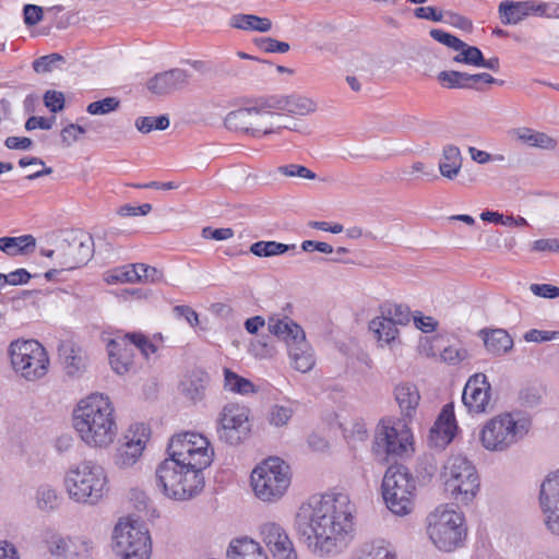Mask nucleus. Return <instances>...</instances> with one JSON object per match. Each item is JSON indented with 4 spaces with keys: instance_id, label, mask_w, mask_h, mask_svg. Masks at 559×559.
I'll return each instance as SVG.
<instances>
[{
    "instance_id": "e2e57ef3",
    "label": "nucleus",
    "mask_w": 559,
    "mask_h": 559,
    "mask_svg": "<svg viewBox=\"0 0 559 559\" xmlns=\"http://www.w3.org/2000/svg\"><path fill=\"white\" fill-rule=\"evenodd\" d=\"M278 171L282 175H285L287 177H300V178H305V179H314L316 178L314 173H312L310 169H308L305 166L295 165V164L281 166L278 168Z\"/></svg>"
},
{
    "instance_id": "13d9d810",
    "label": "nucleus",
    "mask_w": 559,
    "mask_h": 559,
    "mask_svg": "<svg viewBox=\"0 0 559 559\" xmlns=\"http://www.w3.org/2000/svg\"><path fill=\"white\" fill-rule=\"evenodd\" d=\"M430 36L435 40H437L454 50H460V48H464V46H465V43L463 40H461L460 38L451 35L447 32H443L442 29H431Z\"/></svg>"
},
{
    "instance_id": "6e6d98bb",
    "label": "nucleus",
    "mask_w": 559,
    "mask_h": 559,
    "mask_svg": "<svg viewBox=\"0 0 559 559\" xmlns=\"http://www.w3.org/2000/svg\"><path fill=\"white\" fill-rule=\"evenodd\" d=\"M414 325L423 333H432L437 330L439 322L431 316H426L420 311H415L412 316Z\"/></svg>"
},
{
    "instance_id": "f3484780",
    "label": "nucleus",
    "mask_w": 559,
    "mask_h": 559,
    "mask_svg": "<svg viewBox=\"0 0 559 559\" xmlns=\"http://www.w3.org/2000/svg\"><path fill=\"white\" fill-rule=\"evenodd\" d=\"M249 110V135L254 139L280 134L282 130L289 129L283 123V115L277 112L271 96L261 97L250 103Z\"/></svg>"
},
{
    "instance_id": "4be33fe9",
    "label": "nucleus",
    "mask_w": 559,
    "mask_h": 559,
    "mask_svg": "<svg viewBox=\"0 0 559 559\" xmlns=\"http://www.w3.org/2000/svg\"><path fill=\"white\" fill-rule=\"evenodd\" d=\"M162 277L163 274L159 270L143 263L114 267L104 274V281L110 285L124 283H157Z\"/></svg>"
},
{
    "instance_id": "c03bdc74",
    "label": "nucleus",
    "mask_w": 559,
    "mask_h": 559,
    "mask_svg": "<svg viewBox=\"0 0 559 559\" xmlns=\"http://www.w3.org/2000/svg\"><path fill=\"white\" fill-rule=\"evenodd\" d=\"M249 105L228 112L224 119V126L231 131L243 132L249 135L250 128Z\"/></svg>"
},
{
    "instance_id": "b1692460",
    "label": "nucleus",
    "mask_w": 559,
    "mask_h": 559,
    "mask_svg": "<svg viewBox=\"0 0 559 559\" xmlns=\"http://www.w3.org/2000/svg\"><path fill=\"white\" fill-rule=\"evenodd\" d=\"M457 430L454 405L445 404L430 428L428 437L430 445L436 449H444L452 442Z\"/></svg>"
},
{
    "instance_id": "a18cd8bd",
    "label": "nucleus",
    "mask_w": 559,
    "mask_h": 559,
    "mask_svg": "<svg viewBox=\"0 0 559 559\" xmlns=\"http://www.w3.org/2000/svg\"><path fill=\"white\" fill-rule=\"evenodd\" d=\"M68 559H90L94 552V542L84 535L70 536Z\"/></svg>"
},
{
    "instance_id": "4468645a",
    "label": "nucleus",
    "mask_w": 559,
    "mask_h": 559,
    "mask_svg": "<svg viewBox=\"0 0 559 559\" xmlns=\"http://www.w3.org/2000/svg\"><path fill=\"white\" fill-rule=\"evenodd\" d=\"M251 411L238 403L226 404L216 420L217 438L229 445H238L251 435Z\"/></svg>"
},
{
    "instance_id": "c9c22d12",
    "label": "nucleus",
    "mask_w": 559,
    "mask_h": 559,
    "mask_svg": "<svg viewBox=\"0 0 559 559\" xmlns=\"http://www.w3.org/2000/svg\"><path fill=\"white\" fill-rule=\"evenodd\" d=\"M463 166V156L459 146L445 144L442 146L438 163L440 175L449 180L455 179L461 173Z\"/></svg>"
},
{
    "instance_id": "20e7f679",
    "label": "nucleus",
    "mask_w": 559,
    "mask_h": 559,
    "mask_svg": "<svg viewBox=\"0 0 559 559\" xmlns=\"http://www.w3.org/2000/svg\"><path fill=\"white\" fill-rule=\"evenodd\" d=\"M531 428V418L523 412H500L479 426L478 442L489 453H507L526 439Z\"/></svg>"
},
{
    "instance_id": "774afa93",
    "label": "nucleus",
    "mask_w": 559,
    "mask_h": 559,
    "mask_svg": "<svg viewBox=\"0 0 559 559\" xmlns=\"http://www.w3.org/2000/svg\"><path fill=\"white\" fill-rule=\"evenodd\" d=\"M41 7L35 4H26L23 9L24 23L28 26H34L43 20Z\"/></svg>"
},
{
    "instance_id": "680f3d73",
    "label": "nucleus",
    "mask_w": 559,
    "mask_h": 559,
    "mask_svg": "<svg viewBox=\"0 0 559 559\" xmlns=\"http://www.w3.org/2000/svg\"><path fill=\"white\" fill-rule=\"evenodd\" d=\"M85 133V129L76 123H70L61 130V140L66 146H71L81 135Z\"/></svg>"
},
{
    "instance_id": "49530a36",
    "label": "nucleus",
    "mask_w": 559,
    "mask_h": 559,
    "mask_svg": "<svg viewBox=\"0 0 559 559\" xmlns=\"http://www.w3.org/2000/svg\"><path fill=\"white\" fill-rule=\"evenodd\" d=\"M295 245H285L277 241H257L251 245L250 252L260 258H269L281 255L290 249H295Z\"/></svg>"
},
{
    "instance_id": "6ab92c4d",
    "label": "nucleus",
    "mask_w": 559,
    "mask_h": 559,
    "mask_svg": "<svg viewBox=\"0 0 559 559\" xmlns=\"http://www.w3.org/2000/svg\"><path fill=\"white\" fill-rule=\"evenodd\" d=\"M462 402L471 415H481L492 408V389L485 373L472 374L462 393Z\"/></svg>"
},
{
    "instance_id": "de8ad7c7",
    "label": "nucleus",
    "mask_w": 559,
    "mask_h": 559,
    "mask_svg": "<svg viewBox=\"0 0 559 559\" xmlns=\"http://www.w3.org/2000/svg\"><path fill=\"white\" fill-rule=\"evenodd\" d=\"M381 313L392 321L396 326L406 325L412 319L409 308L404 305L390 304L381 308Z\"/></svg>"
},
{
    "instance_id": "9b49d317",
    "label": "nucleus",
    "mask_w": 559,
    "mask_h": 559,
    "mask_svg": "<svg viewBox=\"0 0 559 559\" xmlns=\"http://www.w3.org/2000/svg\"><path fill=\"white\" fill-rule=\"evenodd\" d=\"M441 479L448 495L462 504L471 503L479 492L478 472L466 456H450L442 468Z\"/></svg>"
},
{
    "instance_id": "bf43d9fd",
    "label": "nucleus",
    "mask_w": 559,
    "mask_h": 559,
    "mask_svg": "<svg viewBox=\"0 0 559 559\" xmlns=\"http://www.w3.org/2000/svg\"><path fill=\"white\" fill-rule=\"evenodd\" d=\"M466 350L456 345H450L444 347L440 354L441 360L450 365H456L461 362L466 358Z\"/></svg>"
},
{
    "instance_id": "f257e3e1",
    "label": "nucleus",
    "mask_w": 559,
    "mask_h": 559,
    "mask_svg": "<svg viewBox=\"0 0 559 559\" xmlns=\"http://www.w3.org/2000/svg\"><path fill=\"white\" fill-rule=\"evenodd\" d=\"M356 506L344 491L312 496L295 515V530L316 557L341 554L355 536Z\"/></svg>"
},
{
    "instance_id": "412c9836",
    "label": "nucleus",
    "mask_w": 559,
    "mask_h": 559,
    "mask_svg": "<svg viewBox=\"0 0 559 559\" xmlns=\"http://www.w3.org/2000/svg\"><path fill=\"white\" fill-rule=\"evenodd\" d=\"M105 341L111 370L119 376L130 372L134 366V344L129 334L118 333Z\"/></svg>"
},
{
    "instance_id": "338daca9",
    "label": "nucleus",
    "mask_w": 559,
    "mask_h": 559,
    "mask_svg": "<svg viewBox=\"0 0 559 559\" xmlns=\"http://www.w3.org/2000/svg\"><path fill=\"white\" fill-rule=\"evenodd\" d=\"M531 292L542 298L555 299L559 297V287L550 284H532Z\"/></svg>"
},
{
    "instance_id": "58836bf2",
    "label": "nucleus",
    "mask_w": 559,
    "mask_h": 559,
    "mask_svg": "<svg viewBox=\"0 0 559 559\" xmlns=\"http://www.w3.org/2000/svg\"><path fill=\"white\" fill-rule=\"evenodd\" d=\"M35 246L36 240L32 235L0 238V250L9 257L27 254L35 249Z\"/></svg>"
},
{
    "instance_id": "2eb2a0df",
    "label": "nucleus",
    "mask_w": 559,
    "mask_h": 559,
    "mask_svg": "<svg viewBox=\"0 0 559 559\" xmlns=\"http://www.w3.org/2000/svg\"><path fill=\"white\" fill-rule=\"evenodd\" d=\"M41 254L53 260V271H70L86 263L93 255V240L80 233L62 240L56 249H43Z\"/></svg>"
},
{
    "instance_id": "2f4dec72",
    "label": "nucleus",
    "mask_w": 559,
    "mask_h": 559,
    "mask_svg": "<svg viewBox=\"0 0 559 559\" xmlns=\"http://www.w3.org/2000/svg\"><path fill=\"white\" fill-rule=\"evenodd\" d=\"M290 365L299 372H308L316 365L314 353L306 335L287 347Z\"/></svg>"
},
{
    "instance_id": "bb28decb",
    "label": "nucleus",
    "mask_w": 559,
    "mask_h": 559,
    "mask_svg": "<svg viewBox=\"0 0 559 559\" xmlns=\"http://www.w3.org/2000/svg\"><path fill=\"white\" fill-rule=\"evenodd\" d=\"M225 555L226 559H271L263 545L247 535L230 539Z\"/></svg>"
},
{
    "instance_id": "4c0bfd02",
    "label": "nucleus",
    "mask_w": 559,
    "mask_h": 559,
    "mask_svg": "<svg viewBox=\"0 0 559 559\" xmlns=\"http://www.w3.org/2000/svg\"><path fill=\"white\" fill-rule=\"evenodd\" d=\"M207 383L209 376L205 372H193L181 382L180 391L187 400L198 403L204 399Z\"/></svg>"
},
{
    "instance_id": "1a4fd4ad",
    "label": "nucleus",
    "mask_w": 559,
    "mask_h": 559,
    "mask_svg": "<svg viewBox=\"0 0 559 559\" xmlns=\"http://www.w3.org/2000/svg\"><path fill=\"white\" fill-rule=\"evenodd\" d=\"M111 547L118 559H151L150 531L139 518H120L112 530Z\"/></svg>"
},
{
    "instance_id": "f03ea898",
    "label": "nucleus",
    "mask_w": 559,
    "mask_h": 559,
    "mask_svg": "<svg viewBox=\"0 0 559 559\" xmlns=\"http://www.w3.org/2000/svg\"><path fill=\"white\" fill-rule=\"evenodd\" d=\"M72 426L85 447L95 451L108 450L119 435L114 402L100 392L80 399L72 411Z\"/></svg>"
},
{
    "instance_id": "a211bd4d",
    "label": "nucleus",
    "mask_w": 559,
    "mask_h": 559,
    "mask_svg": "<svg viewBox=\"0 0 559 559\" xmlns=\"http://www.w3.org/2000/svg\"><path fill=\"white\" fill-rule=\"evenodd\" d=\"M260 543L272 559H299L296 545L288 531L275 520H265L258 525Z\"/></svg>"
},
{
    "instance_id": "0eeeda50",
    "label": "nucleus",
    "mask_w": 559,
    "mask_h": 559,
    "mask_svg": "<svg viewBox=\"0 0 559 559\" xmlns=\"http://www.w3.org/2000/svg\"><path fill=\"white\" fill-rule=\"evenodd\" d=\"M292 484L289 465L273 456L260 462L250 474L254 497L264 503H276L287 493Z\"/></svg>"
},
{
    "instance_id": "72a5a7b5",
    "label": "nucleus",
    "mask_w": 559,
    "mask_h": 559,
    "mask_svg": "<svg viewBox=\"0 0 559 559\" xmlns=\"http://www.w3.org/2000/svg\"><path fill=\"white\" fill-rule=\"evenodd\" d=\"M297 405V402L290 399L285 403L272 404L265 413L266 424L276 430L286 429L296 414Z\"/></svg>"
},
{
    "instance_id": "603ef678",
    "label": "nucleus",
    "mask_w": 559,
    "mask_h": 559,
    "mask_svg": "<svg viewBox=\"0 0 559 559\" xmlns=\"http://www.w3.org/2000/svg\"><path fill=\"white\" fill-rule=\"evenodd\" d=\"M459 53L453 58L455 62L478 67L483 62V52L474 46L465 44L464 48L457 50Z\"/></svg>"
},
{
    "instance_id": "5fc2aeb1",
    "label": "nucleus",
    "mask_w": 559,
    "mask_h": 559,
    "mask_svg": "<svg viewBox=\"0 0 559 559\" xmlns=\"http://www.w3.org/2000/svg\"><path fill=\"white\" fill-rule=\"evenodd\" d=\"M130 342L134 344V352L140 350L141 354L148 359L151 355L155 354L156 346L143 334L132 333L129 334Z\"/></svg>"
},
{
    "instance_id": "e433bc0d",
    "label": "nucleus",
    "mask_w": 559,
    "mask_h": 559,
    "mask_svg": "<svg viewBox=\"0 0 559 559\" xmlns=\"http://www.w3.org/2000/svg\"><path fill=\"white\" fill-rule=\"evenodd\" d=\"M60 356L63 360L66 373L69 377L80 378L86 371V356L81 348L71 344L62 345Z\"/></svg>"
},
{
    "instance_id": "09e8293b",
    "label": "nucleus",
    "mask_w": 559,
    "mask_h": 559,
    "mask_svg": "<svg viewBox=\"0 0 559 559\" xmlns=\"http://www.w3.org/2000/svg\"><path fill=\"white\" fill-rule=\"evenodd\" d=\"M438 81L447 88L471 87L468 74L459 71H442L438 74Z\"/></svg>"
},
{
    "instance_id": "f8f14e48",
    "label": "nucleus",
    "mask_w": 559,
    "mask_h": 559,
    "mask_svg": "<svg viewBox=\"0 0 559 559\" xmlns=\"http://www.w3.org/2000/svg\"><path fill=\"white\" fill-rule=\"evenodd\" d=\"M382 497L390 512L407 516L415 508L416 480L404 466H390L382 479Z\"/></svg>"
},
{
    "instance_id": "7c9ffc66",
    "label": "nucleus",
    "mask_w": 559,
    "mask_h": 559,
    "mask_svg": "<svg viewBox=\"0 0 559 559\" xmlns=\"http://www.w3.org/2000/svg\"><path fill=\"white\" fill-rule=\"evenodd\" d=\"M479 336L486 350L492 356H502L513 348V338L503 329H483Z\"/></svg>"
},
{
    "instance_id": "c756f323",
    "label": "nucleus",
    "mask_w": 559,
    "mask_h": 559,
    "mask_svg": "<svg viewBox=\"0 0 559 559\" xmlns=\"http://www.w3.org/2000/svg\"><path fill=\"white\" fill-rule=\"evenodd\" d=\"M273 104L277 112L297 115V116H306L312 114L317 110V103L302 95L292 94V95H272Z\"/></svg>"
},
{
    "instance_id": "cd10ccee",
    "label": "nucleus",
    "mask_w": 559,
    "mask_h": 559,
    "mask_svg": "<svg viewBox=\"0 0 559 559\" xmlns=\"http://www.w3.org/2000/svg\"><path fill=\"white\" fill-rule=\"evenodd\" d=\"M267 330L285 342L287 347L306 335L298 323L283 313H272L267 317Z\"/></svg>"
},
{
    "instance_id": "dca6fc26",
    "label": "nucleus",
    "mask_w": 559,
    "mask_h": 559,
    "mask_svg": "<svg viewBox=\"0 0 559 559\" xmlns=\"http://www.w3.org/2000/svg\"><path fill=\"white\" fill-rule=\"evenodd\" d=\"M151 438V429L144 423H134L129 426L123 442L116 449L112 456L115 467L121 471L134 467L142 459Z\"/></svg>"
},
{
    "instance_id": "6e6552de",
    "label": "nucleus",
    "mask_w": 559,
    "mask_h": 559,
    "mask_svg": "<svg viewBox=\"0 0 559 559\" xmlns=\"http://www.w3.org/2000/svg\"><path fill=\"white\" fill-rule=\"evenodd\" d=\"M7 353L15 376L27 382L38 381L49 371V354L35 338H16L10 342Z\"/></svg>"
},
{
    "instance_id": "423d86ee",
    "label": "nucleus",
    "mask_w": 559,
    "mask_h": 559,
    "mask_svg": "<svg viewBox=\"0 0 559 559\" xmlns=\"http://www.w3.org/2000/svg\"><path fill=\"white\" fill-rule=\"evenodd\" d=\"M155 484L164 498L181 503L201 495L205 487V476L204 473L165 457L156 465Z\"/></svg>"
},
{
    "instance_id": "7ed1b4c3",
    "label": "nucleus",
    "mask_w": 559,
    "mask_h": 559,
    "mask_svg": "<svg viewBox=\"0 0 559 559\" xmlns=\"http://www.w3.org/2000/svg\"><path fill=\"white\" fill-rule=\"evenodd\" d=\"M62 486L72 502L87 507L100 504L110 493L106 468L92 459L70 464L64 471Z\"/></svg>"
},
{
    "instance_id": "864d4df0",
    "label": "nucleus",
    "mask_w": 559,
    "mask_h": 559,
    "mask_svg": "<svg viewBox=\"0 0 559 559\" xmlns=\"http://www.w3.org/2000/svg\"><path fill=\"white\" fill-rule=\"evenodd\" d=\"M119 107V100L116 97H106L102 100L93 102L91 103L86 111L90 115L94 116H100V115H107L115 110H117Z\"/></svg>"
},
{
    "instance_id": "c85d7f7f",
    "label": "nucleus",
    "mask_w": 559,
    "mask_h": 559,
    "mask_svg": "<svg viewBox=\"0 0 559 559\" xmlns=\"http://www.w3.org/2000/svg\"><path fill=\"white\" fill-rule=\"evenodd\" d=\"M347 559H399L396 547L382 537L359 545Z\"/></svg>"
},
{
    "instance_id": "79ce46f5",
    "label": "nucleus",
    "mask_w": 559,
    "mask_h": 559,
    "mask_svg": "<svg viewBox=\"0 0 559 559\" xmlns=\"http://www.w3.org/2000/svg\"><path fill=\"white\" fill-rule=\"evenodd\" d=\"M224 389L239 395H252L258 393V386L247 378L239 376L228 368H224Z\"/></svg>"
},
{
    "instance_id": "3c124183",
    "label": "nucleus",
    "mask_w": 559,
    "mask_h": 559,
    "mask_svg": "<svg viewBox=\"0 0 559 559\" xmlns=\"http://www.w3.org/2000/svg\"><path fill=\"white\" fill-rule=\"evenodd\" d=\"M169 118L166 115L158 117H139L134 126L142 133H150L154 130H166L169 127Z\"/></svg>"
},
{
    "instance_id": "0e129e2a",
    "label": "nucleus",
    "mask_w": 559,
    "mask_h": 559,
    "mask_svg": "<svg viewBox=\"0 0 559 559\" xmlns=\"http://www.w3.org/2000/svg\"><path fill=\"white\" fill-rule=\"evenodd\" d=\"M45 106L51 112H58L64 107V95L57 91H47L44 95Z\"/></svg>"
},
{
    "instance_id": "37998d69",
    "label": "nucleus",
    "mask_w": 559,
    "mask_h": 559,
    "mask_svg": "<svg viewBox=\"0 0 559 559\" xmlns=\"http://www.w3.org/2000/svg\"><path fill=\"white\" fill-rule=\"evenodd\" d=\"M369 329L381 345L391 344L400 334L397 326L382 313L370 321Z\"/></svg>"
},
{
    "instance_id": "ddd939ff",
    "label": "nucleus",
    "mask_w": 559,
    "mask_h": 559,
    "mask_svg": "<svg viewBox=\"0 0 559 559\" xmlns=\"http://www.w3.org/2000/svg\"><path fill=\"white\" fill-rule=\"evenodd\" d=\"M406 421L394 417L381 419L374 431L372 452L382 457H402L412 452L414 437Z\"/></svg>"
},
{
    "instance_id": "39448f33",
    "label": "nucleus",
    "mask_w": 559,
    "mask_h": 559,
    "mask_svg": "<svg viewBox=\"0 0 559 559\" xmlns=\"http://www.w3.org/2000/svg\"><path fill=\"white\" fill-rule=\"evenodd\" d=\"M425 535L439 552L452 554L464 548L468 538L464 512L450 503L436 507L425 519Z\"/></svg>"
},
{
    "instance_id": "f704fd0d",
    "label": "nucleus",
    "mask_w": 559,
    "mask_h": 559,
    "mask_svg": "<svg viewBox=\"0 0 559 559\" xmlns=\"http://www.w3.org/2000/svg\"><path fill=\"white\" fill-rule=\"evenodd\" d=\"M40 542L51 557L68 559L70 535H63L57 528L48 526L41 531Z\"/></svg>"
},
{
    "instance_id": "473e14b6",
    "label": "nucleus",
    "mask_w": 559,
    "mask_h": 559,
    "mask_svg": "<svg viewBox=\"0 0 559 559\" xmlns=\"http://www.w3.org/2000/svg\"><path fill=\"white\" fill-rule=\"evenodd\" d=\"M510 134L514 141L540 150L552 151L558 144L557 140L547 133L527 127L515 128Z\"/></svg>"
},
{
    "instance_id": "a19ab883",
    "label": "nucleus",
    "mask_w": 559,
    "mask_h": 559,
    "mask_svg": "<svg viewBox=\"0 0 559 559\" xmlns=\"http://www.w3.org/2000/svg\"><path fill=\"white\" fill-rule=\"evenodd\" d=\"M34 500L38 510L51 512L59 508L62 498L55 486L41 484L35 490Z\"/></svg>"
},
{
    "instance_id": "8fccbe9b",
    "label": "nucleus",
    "mask_w": 559,
    "mask_h": 559,
    "mask_svg": "<svg viewBox=\"0 0 559 559\" xmlns=\"http://www.w3.org/2000/svg\"><path fill=\"white\" fill-rule=\"evenodd\" d=\"M344 435L348 442L354 445L365 442L369 437L367 424L361 419H355L344 426Z\"/></svg>"
},
{
    "instance_id": "69168bd1",
    "label": "nucleus",
    "mask_w": 559,
    "mask_h": 559,
    "mask_svg": "<svg viewBox=\"0 0 559 559\" xmlns=\"http://www.w3.org/2000/svg\"><path fill=\"white\" fill-rule=\"evenodd\" d=\"M3 278V287L7 285L16 286L26 284L31 280V274L25 269H17L9 274L2 273V280Z\"/></svg>"
},
{
    "instance_id": "9d476101",
    "label": "nucleus",
    "mask_w": 559,
    "mask_h": 559,
    "mask_svg": "<svg viewBox=\"0 0 559 559\" xmlns=\"http://www.w3.org/2000/svg\"><path fill=\"white\" fill-rule=\"evenodd\" d=\"M166 453V457L198 473H204L211 466L215 456L214 447L209 438L193 431L173 436L168 442Z\"/></svg>"
},
{
    "instance_id": "4d7b16f0",
    "label": "nucleus",
    "mask_w": 559,
    "mask_h": 559,
    "mask_svg": "<svg viewBox=\"0 0 559 559\" xmlns=\"http://www.w3.org/2000/svg\"><path fill=\"white\" fill-rule=\"evenodd\" d=\"M525 342L528 343H545L559 340V331H547L532 329L525 332L523 336Z\"/></svg>"
},
{
    "instance_id": "a878e982",
    "label": "nucleus",
    "mask_w": 559,
    "mask_h": 559,
    "mask_svg": "<svg viewBox=\"0 0 559 559\" xmlns=\"http://www.w3.org/2000/svg\"><path fill=\"white\" fill-rule=\"evenodd\" d=\"M190 80V73L183 69H171L157 73L147 83V90L156 95H167L183 88Z\"/></svg>"
},
{
    "instance_id": "ea45409f",
    "label": "nucleus",
    "mask_w": 559,
    "mask_h": 559,
    "mask_svg": "<svg viewBox=\"0 0 559 559\" xmlns=\"http://www.w3.org/2000/svg\"><path fill=\"white\" fill-rule=\"evenodd\" d=\"M229 25L234 28L246 32L266 33L272 28V21L267 17L254 14H235L229 20Z\"/></svg>"
},
{
    "instance_id": "052dcab7",
    "label": "nucleus",
    "mask_w": 559,
    "mask_h": 559,
    "mask_svg": "<svg viewBox=\"0 0 559 559\" xmlns=\"http://www.w3.org/2000/svg\"><path fill=\"white\" fill-rule=\"evenodd\" d=\"M62 57L57 53H51L37 58L33 62V69L37 73H46L52 71L56 63L60 62Z\"/></svg>"
},
{
    "instance_id": "393cba45",
    "label": "nucleus",
    "mask_w": 559,
    "mask_h": 559,
    "mask_svg": "<svg viewBox=\"0 0 559 559\" xmlns=\"http://www.w3.org/2000/svg\"><path fill=\"white\" fill-rule=\"evenodd\" d=\"M392 395L402 418L413 420L421 401L418 386L409 381H400L394 384Z\"/></svg>"
},
{
    "instance_id": "5701e85b",
    "label": "nucleus",
    "mask_w": 559,
    "mask_h": 559,
    "mask_svg": "<svg viewBox=\"0 0 559 559\" xmlns=\"http://www.w3.org/2000/svg\"><path fill=\"white\" fill-rule=\"evenodd\" d=\"M550 3L539 0L525 1H502L498 7L500 21L503 25H516L528 16H539L546 14V9Z\"/></svg>"
},
{
    "instance_id": "aec40b11",
    "label": "nucleus",
    "mask_w": 559,
    "mask_h": 559,
    "mask_svg": "<svg viewBox=\"0 0 559 559\" xmlns=\"http://www.w3.org/2000/svg\"><path fill=\"white\" fill-rule=\"evenodd\" d=\"M539 506L546 528L559 536V471L547 475L540 484Z\"/></svg>"
}]
</instances>
